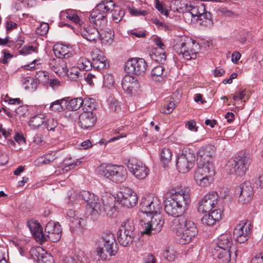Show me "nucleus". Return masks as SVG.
<instances>
[{"label": "nucleus", "instance_id": "nucleus-22", "mask_svg": "<svg viewBox=\"0 0 263 263\" xmlns=\"http://www.w3.org/2000/svg\"><path fill=\"white\" fill-rule=\"evenodd\" d=\"M89 20L90 23L100 28H104L107 23V16L96 8L90 12Z\"/></svg>", "mask_w": 263, "mask_h": 263}, {"label": "nucleus", "instance_id": "nucleus-48", "mask_svg": "<svg viewBox=\"0 0 263 263\" xmlns=\"http://www.w3.org/2000/svg\"><path fill=\"white\" fill-rule=\"evenodd\" d=\"M96 108L95 100L92 98H85L83 99L82 108L84 111H92Z\"/></svg>", "mask_w": 263, "mask_h": 263}, {"label": "nucleus", "instance_id": "nucleus-41", "mask_svg": "<svg viewBox=\"0 0 263 263\" xmlns=\"http://www.w3.org/2000/svg\"><path fill=\"white\" fill-rule=\"evenodd\" d=\"M45 122L44 115L42 114L36 115L32 117L29 121V126L33 129L38 128Z\"/></svg>", "mask_w": 263, "mask_h": 263}, {"label": "nucleus", "instance_id": "nucleus-54", "mask_svg": "<svg viewBox=\"0 0 263 263\" xmlns=\"http://www.w3.org/2000/svg\"><path fill=\"white\" fill-rule=\"evenodd\" d=\"M235 164H246L251 163V160L249 157H246L243 154L236 156L234 158Z\"/></svg>", "mask_w": 263, "mask_h": 263}, {"label": "nucleus", "instance_id": "nucleus-1", "mask_svg": "<svg viewBox=\"0 0 263 263\" xmlns=\"http://www.w3.org/2000/svg\"><path fill=\"white\" fill-rule=\"evenodd\" d=\"M191 190L187 187L177 185L170 190V199L164 202L166 213L179 218L187 209L191 201Z\"/></svg>", "mask_w": 263, "mask_h": 263}, {"label": "nucleus", "instance_id": "nucleus-47", "mask_svg": "<svg viewBox=\"0 0 263 263\" xmlns=\"http://www.w3.org/2000/svg\"><path fill=\"white\" fill-rule=\"evenodd\" d=\"M172 152L171 150L166 147L163 148L161 153V161L163 164H167L172 159Z\"/></svg>", "mask_w": 263, "mask_h": 263}, {"label": "nucleus", "instance_id": "nucleus-59", "mask_svg": "<svg viewBox=\"0 0 263 263\" xmlns=\"http://www.w3.org/2000/svg\"><path fill=\"white\" fill-rule=\"evenodd\" d=\"M155 8L163 15L167 16L168 15L167 10L164 8L163 5L159 0H155Z\"/></svg>", "mask_w": 263, "mask_h": 263}, {"label": "nucleus", "instance_id": "nucleus-29", "mask_svg": "<svg viewBox=\"0 0 263 263\" xmlns=\"http://www.w3.org/2000/svg\"><path fill=\"white\" fill-rule=\"evenodd\" d=\"M80 33L84 39L90 41H95L99 37V30L90 26L81 28Z\"/></svg>", "mask_w": 263, "mask_h": 263}, {"label": "nucleus", "instance_id": "nucleus-40", "mask_svg": "<svg viewBox=\"0 0 263 263\" xmlns=\"http://www.w3.org/2000/svg\"><path fill=\"white\" fill-rule=\"evenodd\" d=\"M67 106L68 101L64 99H62L52 102L49 108L55 112H61L64 110Z\"/></svg>", "mask_w": 263, "mask_h": 263}, {"label": "nucleus", "instance_id": "nucleus-19", "mask_svg": "<svg viewBox=\"0 0 263 263\" xmlns=\"http://www.w3.org/2000/svg\"><path fill=\"white\" fill-rule=\"evenodd\" d=\"M240 195L239 201L242 203H246L250 201L253 197V187L250 181H245L240 186Z\"/></svg>", "mask_w": 263, "mask_h": 263}, {"label": "nucleus", "instance_id": "nucleus-6", "mask_svg": "<svg viewBox=\"0 0 263 263\" xmlns=\"http://www.w3.org/2000/svg\"><path fill=\"white\" fill-rule=\"evenodd\" d=\"M145 221H142V227L143 230L141 233L151 235L159 232L163 227L164 221L160 213L149 216Z\"/></svg>", "mask_w": 263, "mask_h": 263}, {"label": "nucleus", "instance_id": "nucleus-18", "mask_svg": "<svg viewBox=\"0 0 263 263\" xmlns=\"http://www.w3.org/2000/svg\"><path fill=\"white\" fill-rule=\"evenodd\" d=\"M183 222V217L179 218H175L173 221V226L178 227L187 233L195 237L198 233V230L194 222L190 220H185L184 221L183 225L180 224V221Z\"/></svg>", "mask_w": 263, "mask_h": 263}, {"label": "nucleus", "instance_id": "nucleus-28", "mask_svg": "<svg viewBox=\"0 0 263 263\" xmlns=\"http://www.w3.org/2000/svg\"><path fill=\"white\" fill-rule=\"evenodd\" d=\"M94 56L91 62V67L101 71L109 67V64L106 58L100 52Z\"/></svg>", "mask_w": 263, "mask_h": 263}, {"label": "nucleus", "instance_id": "nucleus-44", "mask_svg": "<svg viewBox=\"0 0 263 263\" xmlns=\"http://www.w3.org/2000/svg\"><path fill=\"white\" fill-rule=\"evenodd\" d=\"M119 230L120 231V232H123L125 233H128L133 236H135V226L133 220L130 219L126 220L122 224Z\"/></svg>", "mask_w": 263, "mask_h": 263}, {"label": "nucleus", "instance_id": "nucleus-3", "mask_svg": "<svg viewBox=\"0 0 263 263\" xmlns=\"http://www.w3.org/2000/svg\"><path fill=\"white\" fill-rule=\"evenodd\" d=\"M199 45L194 40L182 37L174 46V49L180 58L186 60L195 59L198 53Z\"/></svg>", "mask_w": 263, "mask_h": 263}, {"label": "nucleus", "instance_id": "nucleus-4", "mask_svg": "<svg viewBox=\"0 0 263 263\" xmlns=\"http://www.w3.org/2000/svg\"><path fill=\"white\" fill-rule=\"evenodd\" d=\"M118 251V245L112 233L105 234L98 241V246L96 252L98 256L103 260L108 256H114Z\"/></svg>", "mask_w": 263, "mask_h": 263}, {"label": "nucleus", "instance_id": "nucleus-7", "mask_svg": "<svg viewBox=\"0 0 263 263\" xmlns=\"http://www.w3.org/2000/svg\"><path fill=\"white\" fill-rule=\"evenodd\" d=\"M215 174L214 165H198L195 174V180L200 186H208L212 182Z\"/></svg>", "mask_w": 263, "mask_h": 263}, {"label": "nucleus", "instance_id": "nucleus-30", "mask_svg": "<svg viewBox=\"0 0 263 263\" xmlns=\"http://www.w3.org/2000/svg\"><path fill=\"white\" fill-rule=\"evenodd\" d=\"M173 228L175 232L176 241L181 245H185L189 243L195 237L187 233L184 231L179 228L173 226Z\"/></svg>", "mask_w": 263, "mask_h": 263}, {"label": "nucleus", "instance_id": "nucleus-35", "mask_svg": "<svg viewBox=\"0 0 263 263\" xmlns=\"http://www.w3.org/2000/svg\"><path fill=\"white\" fill-rule=\"evenodd\" d=\"M115 7V3L112 0H103L95 8L107 16V14L113 11Z\"/></svg>", "mask_w": 263, "mask_h": 263}, {"label": "nucleus", "instance_id": "nucleus-55", "mask_svg": "<svg viewBox=\"0 0 263 263\" xmlns=\"http://www.w3.org/2000/svg\"><path fill=\"white\" fill-rule=\"evenodd\" d=\"M114 84V80L111 74L106 73L104 76L103 86L108 88H111Z\"/></svg>", "mask_w": 263, "mask_h": 263}, {"label": "nucleus", "instance_id": "nucleus-27", "mask_svg": "<svg viewBox=\"0 0 263 263\" xmlns=\"http://www.w3.org/2000/svg\"><path fill=\"white\" fill-rule=\"evenodd\" d=\"M54 55L58 58L65 59L70 57L72 55L71 47L63 44H57L53 47Z\"/></svg>", "mask_w": 263, "mask_h": 263}, {"label": "nucleus", "instance_id": "nucleus-57", "mask_svg": "<svg viewBox=\"0 0 263 263\" xmlns=\"http://www.w3.org/2000/svg\"><path fill=\"white\" fill-rule=\"evenodd\" d=\"M177 102L174 101H171L169 103L166 104L164 106V108L161 111L163 114H170L173 111L176 107Z\"/></svg>", "mask_w": 263, "mask_h": 263}, {"label": "nucleus", "instance_id": "nucleus-42", "mask_svg": "<svg viewBox=\"0 0 263 263\" xmlns=\"http://www.w3.org/2000/svg\"><path fill=\"white\" fill-rule=\"evenodd\" d=\"M65 16L78 26H81L83 21L80 18L76 12L74 10L69 9L65 11Z\"/></svg>", "mask_w": 263, "mask_h": 263}, {"label": "nucleus", "instance_id": "nucleus-24", "mask_svg": "<svg viewBox=\"0 0 263 263\" xmlns=\"http://www.w3.org/2000/svg\"><path fill=\"white\" fill-rule=\"evenodd\" d=\"M27 226L37 241L43 242L45 240V236L44 235L42 228L36 220L34 219L28 220Z\"/></svg>", "mask_w": 263, "mask_h": 263}, {"label": "nucleus", "instance_id": "nucleus-21", "mask_svg": "<svg viewBox=\"0 0 263 263\" xmlns=\"http://www.w3.org/2000/svg\"><path fill=\"white\" fill-rule=\"evenodd\" d=\"M96 117L92 111H84L79 116V126L84 129L92 127L96 122Z\"/></svg>", "mask_w": 263, "mask_h": 263}, {"label": "nucleus", "instance_id": "nucleus-16", "mask_svg": "<svg viewBox=\"0 0 263 263\" xmlns=\"http://www.w3.org/2000/svg\"><path fill=\"white\" fill-rule=\"evenodd\" d=\"M30 253L32 258L36 260L38 263H54L52 256L41 247L32 248Z\"/></svg>", "mask_w": 263, "mask_h": 263}, {"label": "nucleus", "instance_id": "nucleus-52", "mask_svg": "<svg viewBox=\"0 0 263 263\" xmlns=\"http://www.w3.org/2000/svg\"><path fill=\"white\" fill-rule=\"evenodd\" d=\"M69 108L73 110L79 109L83 105V99L81 98H75L71 99L68 102V106Z\"/></svg>", "mask_w": 263, "mask_h": 263}, {"label": "nucleus", "instance_id": "nucleus-33", "mask_svg": "<svg viewBox=\"0 0 263 263\" xmlns=\"http://www.w3.org/2000/svg\"><path fill=\"white\" fill-rule=\"evenodd\" d=\"M128 168L129 171L139 179H144L149 172V169L146 165H131Z\"/></svg>", "mask_w": 263, "mask_h": 263}, {"label": "nucleus", "instance_id": "nucleus-45", "mask_svg": "<svg viewBox=\"0 0 263 263\" xmlns=\"http://www.w3.org/2000/svg\"><path fill=\"white\" fill-rule=\"evenodd\" d=\"M23 86L26 90L34 91L37 88V84L32 78L28 77L24 79Z\"/></svg>", "mask_w": 263, "mask_h": 263}, {"label": "nucleus", "instance_id": "nucleus-34", "mask_svg": "<svg viewBox=\"0 0 263 263\" xmlns=\"http://www.w3.org/2000/svg\"><path fill=\"white\" fill-rule=\"evenodd\" d=\"M152 60L156 62L163 63L166 60L165 51L162 48H153L149 52Z\"/></svg>", "mask_w": 263, "mask_h": 263}, {"label": "nucleus", "instance_id": "nucleus-13", "mask_svg": "<svg viewBox=\"0 0 263 263\" xmlns=\"http://www.w3.org/2000/svg\"><path fill=\"white\" fill-rule=\"evenodd\" d=\"M62 228L58 222L50 221L48 222L45 228V240H50L52 242H57L61 237Z\"/></svg>", "mask_w": 263, "mask_h": 263}, {"label": "nucleus", "instance_id": "nucleus-38", "mask_svg": "<svg viewBox=\"0 0 263 263\" xmlns=\"http://www.w3.org/2000/svg\"><path fill=\"white\" fill-rule=\"evenodd\" d=\"M196 21L200 25L209 28L212 27L213 24L211 13L205 11L198 18H196Z\"/></svg>", "mask_w": 263, "mask_h": 263}, {"label": "nucleus", "instance_id": "nucleus-2", "mask_svg": "<svg viewBox=\"0 0 263 263\" xmlns=\"http://www.w3.org/2000/svg\"><path fill=\"white\" fill-rule=\"evenodd\" d=\"M79 197L80 200H84L87 202L89 206L90 216L93 220L99 217L102 211L108 212L107 214L111 216V214L109 213V210L111 211L115 210L113 209L114 202L116 197H114L108 194H105L102 196L101 198H100L89 191H83L80 193Z\"/></svg>", "mask_w": 263, "mask_h": 263}, {"label": "nucleus", "instance_id": "nucleus-11", "mask_svg": "<svg viewBox=\"0 0 263 263\" xmlns=\"http://www.w3.org/2000/svg\"><path fill=\"white\" fill-rule=\"evenodd\" d=\"M211 253L213 258L219 263H231L237 257L235 250L211 248Z\"/></svg>", "mask_w": 263, "mask_h": 263}, {"label": "nucleus", "instance_id": "nucleus-53", "mask_svg": "<svg viewBox=\"0 0 263 263\" xmlns=\"http://www.w3.org/2000/svg\"><path fill=\"white\" fill-rule=\"evenodd\" d=\"M55 159V156L52 154H48L39 157L37 163L40 164H48L52 163Z\"/></svg>", "mask_w": 263, "mask_h": 263}, {"label": "nucleus", "instance_id": "nucleus-14", "mask_svg": "<svg viewBox=\"0 0 263 263\" xmlns=\"http://www.w3.org/2000/svg\"><path fill=\"white\" fill-rule=\"evenodd\" d=\"M117 200L127 208L133 207L138 201L136 193L131 189L125 187L117 194Z\"/></svg>", "mask_w": 263, "mask_h": 263}, {"label": "nucleus", "instance_id": "nucleus-39", "mask_svg": "<svg viewBox=\"0 0 263 263\" xmlns=\"http://www.w3.org/2000/svg\"><path fill=\"white\" fill-rule=\"evenodd\" d=\"M69 80L71 81H77L83 77L84 72L81 71L76 65L71 67L66 73Z\"/></svg>", "mask_w": 263, "mask_h": 263}, {"label": "nucleus", "instance_id": "nucleus-36", "mask_svg": "<svg viewBox=\"0 0 263 263\" xmlns=\"http://www.w3.org/2000/svg\"><path fill=\"white\" fill-rule=\"evenodd\" d=\"M225 170L229 174L236 176H242L248 170L247 165H225Z\"/></svg>", "mask_w": 263, "mask_h": 263}, {"label": "nucleus", "instance_id": "nucleus-20", "mask_svg": "<svg viewBox=\"0 0 263 263\" xmlns=\"http://www.w3.org/2000/svg\"><path fill=\"white\" fill-rule=\"evenodd\" d=\"M49 67L59 75H64L67 71L66 62L62 58L58 57L51 58L48 62Z\"/></svg>", "mask_w": 263, "mask_h": 263}, {"label": "nucleus", "instance_id": "nucleus-63", "mask_svg": "<svg viewBox=\"0 0 263 263\" xmlns=\"http://www.w3.org/2000/svg\"><path fill=\"white\" fill-rule=\"evenodd\" d=\"M71 222L72 224L76 228H82L83 227V225L84 223V220L81 218H79L78 217L72 218L71 219Z\"/></svg>", "mask_w": 263, "mask_h": 263}, {"label": "nucleus", "instance_id": "nucleus-49", "mask_svg": "<svg viewBox=\"0 0 263 263\" xmlns=\"http://www.w3.org/2000/svg\"><path fill=\"white\" fill-rule=\"evenodd\" d=\"M76 66L84 72V70H88L91 67V62L86 58L81 57L78 61Z\"/></svg>", "mask_w": 263, "mask_h": 263}, {"label": "nucleus", "instance_id": "nucleus-43", "mask_svg": "<svg viewBox=\"0 0 263 263\" xmlns=\"http://www.w3.org/2000/svg\"><path fill=\"white\" fill-rule=\"evenodd\" d=\"M193 155L189 152L182 153L180 156H177L176 160V164H189L192 163L193 160Z\"/></svg>", "mask_w": 263, "mask_h": 263}, {"label": "nucleus", "instance_id": "nucleus-23", "mask_svg": "<svg viewBox=\"0 0 263 263\" xmlns=\"http://www.w3.org/2000/svg\"><path fill=\"white\" fill-rule=\"evenodd\" d=\"M232 245L233 240L231 235L229 234H223L218 237L216 242L211 245V248L233 250Z\"/></svg>", "mask_w": 263, "mask_h": 263}, {"label": "nucleus", "instance_id": "nucleus-5", "mask_svg": "<svg viewBox=\"0 0 263 263\" xmlns=\"http://www.w3.org/2000/svg\"><path fill=\"white\" fill-rule=\"evenodd\" d=\"M100 165L99 172L100 174L111 180L116 183L123 182L127 176L126 168L123 165Z\"/></svg>", "mask_w": 263, "mask_h": 263}, {"label": "nucleus", "instance_id": "nucleus-32", "mask_svg": "<svg viewBox=\"0 0 263 263\" xmlns=\"http://www.w3.org/2000/svg\"><path fill=\"white\" fill-rule=\"evenodd\" d=\"M190 3V2L187 0H172L170 3V8L174 12L186 13Z\"/></svg>", "mask_w": 263, "mask_h": 263}, {"label": "nucleus", "instance_id": "nucleus-9", "mask_svg": "<svg viewBox=\"0 0 263 263\" xmlns=\"http://www.w3.org/2000/svg\"><path fill=\"white\" fill-rule=\"evenodd\" d=\"M146 69L147 64L143 58H129L125 64V70L129 74L142 75L145 73Z\"/></svg>", "mask_w": 263, "mask_h": 263}, {"label": "nucleus", "instance_id": "nucleus-10", "mask_svg": "<svg viewBox=\"0 0 263 263\" xmlns=\"http://www.w3.org/2000/svg\"><path fill=\"white\" fill-rule=\"evenodd\" d=\"M251 224L248 220L240 221L235 227L234 230V237L239 243H243L251 236Z\"/></svg>", "mask_w": 263, "mask_h": 263}, {"label": "nucleus", "instance_id": "nucleus-12", "mask_svg": "<svg viewBox=\"0 0 263 263\" xmlns=\"http://www.w3.org/2000/svg\"><path fill=\"white\" fill-rule=\"evenodd\" d=\"M218 195L216 192L205 195L199 202L198 212L201 213L210 212L217 203Z\"/></svg>", "mask_w": 263, "mask_h": 263}, {"label": "nucleus", "instance_id": "nucleus-58", "mask_svg": "<svg viewBox=\"0 0 263 263\" xmlns=\"http://www.w3.org/2000/svg\"><path fill=\"white\" fill-rule=\"evenodd\" d=\"M49 30L48 24L46 23H42L40 24L36 30V32L37 34L41 35H44L46 34Z\"/></svg>", "mask_w": 263, "mask_h": 263}, {"label": "nucleus", "instance_id": "nucleus-61", "mask_svg": "<svg viewBox=\"0 0 263 263\" xmlns=\"http://www.w3.org/2000/svg\"><path fill=\"white\" fill-rule=\"evenodd\" d=\"M247 92L246 89H240L237 92L232 95L233 99L234 101L241 100L245 98Z\"/></svg>", "mask_w": 263, "mask_h": 263}, {"label": "nucleus", "instance_id": "nucleus-25", "mask_svg": "<svg viewBox=\"0 0 263 263\" xmlns=\"http://www.w3.org/2000/svg\"><path fill=\"white\" fill-rule=\"evenodd\" d=\"M221 218L220 210L214 209L210 213L205 214L201 218V223L206 226H212L219 221Z\"/></svg>", "mask_w": 263, "mask_h": 263}, {"label": "nucleus", "instance_id": "nucleus-15", "mask_svg": "<svg viewBox=\"0 0 263 263\" xmlns=\"http://www.w3.org/2000/svg\"><path fill=\"white\" fill-rule=\"evenodd\" d=\"M215 147L208 145L201 147L197 153V161L199 164H210L213 162L215 156Z\"/></svg>", "mask_w": 263, "mask_h": 263}, {"label": "nucleus", "instance_id": "nucleus-8", "mask_svg": "<svg viewBox=\"0 0 263 263\" xmlns=\"http://www.w3.org/2000/svg\"><path fill=\"white\" fill-rule=\"evenodd\" d=\"M161 201L157 196L147 195L143 198L140 203V210L147 217L160 212Z\"/></svg>", "mask_w": 263, "mask_h": 263}, {"label": "nucleus", "instance_id": "nucleus-46", "mask_svg": "<svg viewBox=\"0 0 263 263\" xmlns=\"http://www.w3.org/2000/svg\"><path fill=\"white\" fill-rule=\"evenodd\" d=\"M35 77L39 82L43 85H47L49 83V76L47 71H39L36 72Z\"/></svg>", "mask_w": 263, "mask_h": 263}, {"label": "nucleus", "instance_id": "nucleus-31", "mask_svg": "<svg viewBox=\"0 0 263 263\" xmlns=\"http://www.w3.org/2000/svg\"><path fill=\"white\" fill-rule=\"evenodd\" d=\"M114 32L109 28H101L99 31V37L102 44L110 45L114 42Z\"/></svg>", "mask_w": 263, "mask_h": 263}, {"label": "nucleus", "instance_id": "nucleus-60", "mask_svg": "<svg viewBox=\"0 0 263 263\" xmlns=\"http://www.w3.org/2000/svg\"><path fill=\"white\" fill-rule=\"evenodd\" d=\"M58 125V122L53 118L48 119L45 122V126L48 130L54 131Z\"/></svg>", "mask_w": 263, "mask_h": 263}, {"label": "nucleus", "instance_id": "nucleus-26", "mask_svg": "<svg viewBox=\"0 0 263 263\" xmlns=\"http://www.w3.org/2000/svg\"><path fill=\"white\" fill-rule=\"evenodd\" d=\"M205 11V5L200 2H190L186 15H191L196 21L199 15Z\"/></svg>", "mask_w": 263, "mask_h": 263}, {"label": "nucleus", "instance_id": "nucleus-56", "mask_svg": "<svg viewBox=\"0 0 263 263\" xmlns=\"http://www.w3.org/2000/svg\"><path fill=\"white\" fill-rule=\"evenodd\" d=\"M20 53L21 54H29L33 52H37V47L33 46H26L22 48L20 50Z\"/></svg>", "mask_w": 263, "mask_h": 263}, {"label": "nucleus", "instance_id": "nucleus-51", "mask_svg": "<svg viewBox=\"0 0 263 263\" xmlns=\"http://www.w3.org/2000/svg\"><path fill=\"white\" fill-rule=\"evenodd\" d=\"M164 68L161 65H158L152 70V78L155 80H159L163 76Z\"/></svg>", "mask_w": 263, "mask_h": 263}, {"label": "nucleus", "instance_id": "nucleus-17", "mask_svg": "<svg viewBox=\"0 0 263 263\" xmlns=\"http://www.w3.org/2000/svg\"><path fill=\"white\" fill-rule=\"evenodd\" d=\"M122 88L127 94H132L136 92L139 87L137 79L130 75H125L122 80Z\"/></svg>", "mask_w": 263, "mask_h": 263}, {"label": "nucleus", "instance_id": "nucleus-37", "mask_svg": "<svg viewBox=\"0 0 263 263\" xmlns=\"http://www.w3.org/2000/svg\"><path fill=\"white\" fill-rule=\"evenodd\" d=\"M117 237L119 243L124 247L129 246L134 239V236L123 232H120V230L118 231Z\"/></svg>", "mask_w": 263, "mask_h": 263}, {"label": "nucleus", "instance_id": "nucleus-62", "mask_svg": "<svg viewBox=\"0 0 263 263\" xmlns=\"http://www.w3.org/2000/svg\"><path fill=\"white\" fill-rule=\"evenodd\" d=\"M69 203L71 204H74L76 202H79L80 200L79 194L75 191L71 193L68 197Z\"/></svg>", "mask_w": 263, "mask_h": 263}, {"label": "nucleus", "instance_id": "nucleus-64", "mask_svg": "<svg viewBox=\"0 0 263 263\" xmlns=\"http://www.w3.org/2000/svg\"><path fill=\"white\" fill-rule=\"evenodd\" d=\"M3 53L4 55L3 58L0 59V62L6 64L13 57V55L10 53L7 49H4Z\"/></svg>", "mask_w": 263, "mask_h": 263}, {"label": "nucleus", "instance_id": "nucleus-50", "mask_svg": "<svg viewBox=\"0 0 263 263\" xmlns=\"http://www.w3.org/2000/svg\"><path fill=\"white\" fill-rule=\"evenodd\" d=\"M114 10V12L112 14V18L113 21L117 23L121 21L125 15L124 10L121 9V8L116 5V7H115Z\"/></svg>", "mask_w": 263, "mask_h": 263}]
</instances>
